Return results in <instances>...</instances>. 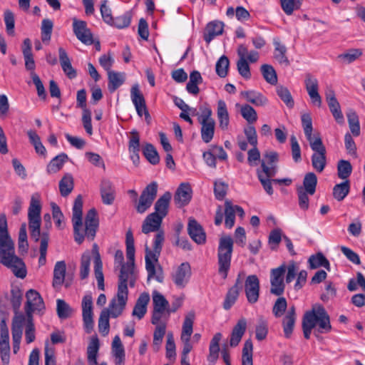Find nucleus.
I'll use <instances>...</instances> for the list:
<instances>
[{"label":"nucleus","mask_w":365,"mask_h":365,"mask_svg":"<svg viewBox=\"0 0 365 365\" xmlns=\"http://www.w3.org/2000/svg\"><path fill=\"white\" fill-rule=\"evenodd\" d=\"M171 197L172 195L170 192H165L160 197L155 204V212L153 213H157L158 215L164 218L168 214Z\"/></svg>","instance_id":"32"},{"label":"nucleus","mask_w":365,"mask_h":365,"mask_svg":"<svg viewBox=\"0 0 365 365\" xmlns=\"http://www.w3.org/2000/svg\"><path fill=\"white\" fill-rule=\"evenodd\" d=\"M297 319L296 309L294 306L289 307L282 319V325L286 338H289L293 332Z\"/></svg>","instance_id":"21"},{"label":"nucleus","mask_w":365,"mask_h":365,"mask_svg":"<svg viewBox=\"0 0 365 365\" xmlns=\"http://www.w3.org/2000/svg\"><path fill=\"white\" fill-rule=\"evenodd\" d=\"M245 292L247 301L250 304H255L258 301L259 296V280L255 275H249L245 282Z\"/></svg>","instance_id":"16"},{"label":"nucleus","mask_w":365,"mask_h":365,"mask_svg":"<svg viewBox=\"0 0 365 365\" xmlns=\"http://www.w3.org/2000/svg\"><path fill=\"white\" fill-rule=\"evenodd\" d=\"M223 28L224 24L222 21H213L208 23L205 29L204 40L207 43H210L215 36L222 34Z\"/></svg>","instance_id":"27"},{"label":"nucleus","mask_w":365,"mask_h":365,"mask_svg":"<svg viewBox=\"0 0 365 365\" xmlns=\"http://www.w3.org/2000/svg\"><path fill=\"white\" fill-rule=\"evenodd\" d=\"M92 251L94 255V272L97 280L98 288L101 290H104L103 263L96 244L93 245Z\"/></svg>","instance_id":"22"},{"label":"nucleus","mask_w":365,"mask_h":365,"mask_svg":"<svg viewBox=\"0 0 365 365\" xmlns=\"http://www.w3.org/2000/svg\"><path fill=\"white\" fill-rule=\"evenodd\" d=\"M155 325L156 327L153 334V346L155 350L158 351L165 336L166 325L165 323L160 322Z\"/></svg>","instance_id":"57"},{"label":"nucleus","mask_w":365,"mask_h":365,"mask_svg":"<svg viewBox=\"0 0 365 365\" xmlns=\"http://www.w3.org/2000/svg\"><path fill=\"white\" fill-rule=\"evenodd\" d=\"M192 197V189L189 183H181L174 196V201L178 207L187 205Z\"/></svg>","instance_id":"19"},{"label":"nucleus","mask_w":365,"mask_h":365,"mask_svg":"<svg viewBox=\"0 0 365 365\" xmlns=\"http://www.w3.org/2000/svg\"><path fill=\"white\" fill-rule=\"evenodd\" d=\"M128 149L130 153H134L135 156L137 157V160H138V153L140 151V135L136 130H133L130 132Z\"/></svg>","instance_id":"51"},{"label":"nucleus","mask_w":365,"mask_h":365,"mask_svg":"<svg viewBox=\"0 0 365 365\" xmlns=\"http://www.w3.org/2000/svg\"><path fill=\"white\" fill-rule=\"evenodd\" d=\"M309 263L311 269H317L319 267H323L327 270L330 269L329 262L322 253L312 255L309 259Z\"/></svg>","instance_id":"44"},{"label":"nucleus","mask_w":365,"mask_h":365,"mask_svg":"<svg viewBox=\"0 0 365 365\" xmlns=\"http://www.w3.org/2000/svg\"><path fill=\"white\" fill-rule=\"evenodd\" d=\"M261 72L265 81L272 84L275 85L277 83V76L274 68L268 64H264L261 66Z\"/></svg>","instance_id":"53"},{"label":"nucleus","mask_w":365,"mask_h":365,"mask_svg":"<svg viewBox=\"0 0 365 365\" xmlns=\"http://www.w3.org/2000/svg\"><path fill=\"white\" fill-rule=\"evenodd\" d=\"M286 272V264L283 263L279 267L272 269L270 271V293L275 296H281L285 289L284 274Z\"/></svg>","instance_id":"9"},{"label":"nucleus","mask_w":365,"mask_h":365,"mask_svg":"<svg viewBox=\"0 0 365 365\" xmlns=\"http://www.w3.org/2000/svg\"><path fill=\"white\" fill-rule=\"evenodd\" d=\"M153 312L151 319L153 324H158L160 322L164 314H167L168 301L157 290L152 292Z\"/></svg>","instance_id":"11"},{"label":"nucleus","mask_w":365,"mask_h":365,"mask_svg":"<svg viewBox=\"0 0 365 365\" xmlns=\"http://www.w3.org/2000/svg\"><path fill=\"white\" fill-rule=\"evenodd\" d=\"M66 265L64 261H58L56 263L53 269V287L55 289L59 288L64 282Z\"/></svg>","instance_id":"31"},{"label":"nucleus","mask_w":365,"mask_h":365,"mask_svg":"<svg viewBox=\"0 0 365 365\" xmlns=\"http://www.w3.org/2000/svg\"><path fill=\"white\" fill-rule=\"evenodd\" d=\"M277 93L280 99L286 104V106L292 108L294 105V99L291 93L287 87L279 86L277 87Z\"/></svg>","instance_id":"54"},{"label":"nucleus","mask_w":365,"mask_h":365,"mask_svg":"<svg viewBox=\"0 0 365 365\" xmlns=\"http://www.w3.org/2000/svg\"><path fill=\"white\" fill-rule=\"evenodd\" d=\"M82 209L83 200L81 195H78L76 198L73 207L72 222L73 225L74 240L81 245L85 237L92 241L96 234L98 227V220L97 217V212L93 208L88 210L85 220V227L82 222Z\"/></svg>","instance_id":"2"},{"label":"nucleus","mask_w":365,"mask_h":365,"mask_svg":"<svg viewBox=\"0 0 365 365\" xmlns=\"http://www.w3.org/2000/svg\"><path fill=\"white\" fill-rule=\"evenodd\" d=\"M301 120L304 135L309 143L317 140V138H320L319 135H312V119L309 113L302 114Z\"/></svg>","instance_id":"35"},{"label":"nucleus","mask_w":365,"mask_h":365,"mask_svg":"<svg viewBox=\"0 0 365 365\" xmlns=\"http://www.w3.org/2000/svg\"><path fill=\"white\" fill-rule=\"evenodd\" d=\"M58 54L62 70L69 78H74L76 76V71L73 68L66 51L63 48L60 47L58 48Z\"/></svg>","instance_id":"29"},{"label":"nucleus","mask_w":365,"mask_h":365,"mask_svg":"<svg viewBox=\"0 0 365 365\" xmlns=\"http://www.w3.org/2000/svg\"><path fill=\"white\" fill-rule=\"evenodd\" d=\"M26 303L24 307L25 313L28 319H33V313L43 314L45 304L40 294L34 290L29 289L26 293Z\"/></svg>","instance_id":"8"},{"label":"nucleus","mask_w":365,"mask_h":365,"mask_svg":"<svg viewBox=\"0 0 365 365\" xmlns=\"http://www.w3.org/2000/svg\"><path fill=\"white\" fill-rule=\"evenodd\" d=\"M126 256L128 262L123 264L120 267V274L118 277V290H123L128 292V284L130 287L135 286L136 277L134 272L135 262V246L134 238L130 231L126 233Z\"/></svg>","instance_id":"3"},{"label":"nucleus","mask_w":365,"mask_h":365,"mask_svg":"<svg viewBox=\"0 0 365 365\" xmlns=\"http://www.w3.org/2000/svg\"><path fill=\"white\" fill-rule=\"evenodd\" d=\"M150 299V295L148 292L141 293L135 302L132 315L138 319H143L147 312V306Z\"/></svg>","instance_id":"24"},{"label":"nucleus","mask_w":365,"mask_h":365,"mask_svg":"<svg viewBox=\"0 0 365 365\" xmlns=\"http://www.w3.org/2000/svg\"><path fill=\"white\" fill-rule=\"evenodd\" d=\"M191 276V268L187 262L182 263L173 274V280L179 288H183L188 283Z\"/></svg>","instance_id":"18"},{"label":"nucleus","mask_w":365,"mask_h":365,"mask_svg":"<svg viewBox=\"0 0 365 365\" xmlns=\"http://www.w3.org/2000/svg\"><path fill=\"white\" fill-rule=\"evenodd\" d=\"M241 96L248 102L257 106H264L267 103V99L263 95L254 91H242Z\"/></svg>","instance_id":"39"},{"label":"nucleus","mask_w":365,"mask_h":365,"mask_svg":"<svg viewBox=\"0 0 365 365\" xmlns=\"http://www.w3.org/2000/svg\"><path fill=\"white\" fill-rule=\"evenodd\" d=\"M233 251V240L230 236L220 239L217 249L218 272L223 279L227 277L230 268L232 254Z\"/></svg>","instance_id":"5"},{"label":"nucleus","mask_w":365,"mask_h":365,"mask_svg":"<svg viewBox=\"0 0 365 365\" xmlns=\"http://www.w3.org/2000/svg\"><path fill=\"white\" fill-rule=\"evenodd\" d=\"M318 331L320 333H327L331 331L329 317L322 306H318Z\"/></svg>","instance_id":"33"},{"label":"nucleus","mask_w":365,"mask_h":365,"mask_svg":"<svg viewBox=\"0 0 365 365\" xmlns=\"http://www.w3.org/2000/svg\"><path fill=\"white\" fill-rule=\"evenodd\" d=\"M305 88L313 105L320 107L322 106V97L319 93V81L310 73H307L304 80Z\"/></svg>","instance_id":"15"},{"label":"nucleus","mask_w":365,"mask_h":365,"mask_svg":"<svg viewBox=\"0 0 365 365\" xmlns=\"http://www.w3.org/2000/svg\"><path fill=\"white\" fill-rule=\"evenodd\" d=\"M68 160V155L66 153H61L53 158L48 164L46 171L48 174L56 173L58 172L63 164Z\"/></svg>","instance_id":"38"},{"label":"nucleus","mask_w":365,"mask_h":365,"mask_svg":"<svg viewBox=\"0 0 365 365\" xmlns=\"http://www.w3.org/2000/svg\"><path fill=\"white\" fill-rule=\"evenodd\" d=\"M200 123L201 125V138L204 143H208L213 139L214 137L215 121L204 122Z\"/></svg>","instance_id":"40"},{"label":"nucleus","mask_w":365,"mask_h":365,"mask_svg":"<svg viewBox=\"0 0 365 365\" xmlns=\"http://www.w3.org/2000/svg\"><path fill=\"white\" fill-rule=\"evenodd\" d=\"M338 177L340 179H347L352 172V167L351 163L348 160H341L338 163L337 165Z\"/></svg>","instance_id":"56"},{"label":"nucleus","mask_w":365,"mask_h":365,"mask_svg":"<svg viewBox=\"0 0 365 365\" xmlns=\"http://www.w3.org/2000/svg\"><path fill=\"white\" fill-rule=\"evenodd\" d=\"M318 320V307L307 312L302 319V327L314 328Z\"/></svg>","instance_id":"50"},{"label":"nucleus","mask_w":365,"mask_h":365,"mask_svg":"<svg viewBox=\"0 0 365 365\" xmlns=\"http://www.w3.org/2000/svg\"><path fill=\"white\" fill-rule=\"evenodd\" d=\"M222 335L220 332L216 333L212 338L209 345V354L207 356V361L209 365H215L219 357L220 341Z\"/></svg>","instance_id":"23"},{"label":"nucleus","mask_w":365,"mask_h":365,"mask_svg":"<svg viewBox=\"0 0 365 365\" xmlns=\"http://www.w3.org/2000/svg\"><path fill=\"white\" fill-rule=\"evenodd\" d=\"M277 172L276 165H269L266 163L264 160L261 162V168L257 170V178L259 175H262V178H271L274 177Z\"/></svg>","instance_id":"49"},{"label":"nucleus","mask_w":365,"mask_h":365,"mask_svg":"<svg viewBox=\"0 0 365 365\" xmlns=\"http://www.w3.org/2000/svg\"><path fill=\"white\" fill-rule=\"evenodd\" d=\"M83 319L85 329L90 333L93 328V300L90 295H86L82 300Z\"/></svg>","instance_id":"17"},{"label":"nucleus","mask_w":365,"mask_h":365,"mask_svg":"<svg viewBox=\"0 0 365 365\" xmlns=\"http://www.w3.org/2000/svg\"><path fill=\"white\" fill-rule=\"evenodd\" d=\"M309 145L312 150L314 151L312 155V167L317 172L322 173L327 165L326 148L321 138H317V140L311 142Z\"/></svg>","instance_id":"7"},{"label":"nucleus","mask_w":365,"mask_h":365,"mask_svg":"<svg viewBox=\"0 0 365 365\" xmlns=\"http://www.w3.org/2000/svg\"><path fill=\"white\" fill-rule=\"evenodd\" d=\"M132 19L130 11H126L123 15L113 19V23L109 25L113 26L119 29L127 28L130 26Z\"/></svg>","instance_id":"48"},{"label":"nucleus","mask_w":365,"mask_h":365,"mask_svg":"<svg viewBox=\"0 0 365 365\" xmlns=\"http://www.w3.org/2000/svg\"><path fill=\"white\" fill-rule=\"evenodd\" d=\"M274 58L281 65L288 66L289 65V61L286 55L287 48L281 43L279 41H274Z\"/></svg>","instance_id":"37"},{"label":"nucleus","mask_w":365,"mask_h":365,"mask_svg":"<svg viewBox=\"0 0 365 365\" xmlns=\"http://www.w3.org/2000/svg\"><path fill=\"white\" fill-rule=\"evenodd\" d=\"M41 205L38 198L32 196L28 210L29 227L31 237L38 242L40 237Z\"/></svg>","instance_id":"6"},{"label":"nucleus","mask_w":365,"mask_h":365,"mask_svg":"<svg viewBox=\"0 0 365 365\" xmlns=\"http://www.w3.org/2000/svg\"><path fill=\"white\" fill-rule=\"evenodd\" d=\"M130 97L135 108H139V106L146 105L145 98L141 93L138 84H135L132 86L130 89Z\"/></svg>","instance_id":"59"},{"label":"nucleus","mask_w":365,"mask_h":365,"mask_svg":"<svg viewBox=\"0 0 365 365\" xmlns=\"http://www.w3.org/2000/svg\"><path fill=\"white\" fill-rule=\"evenodd\" d=\"M109 312L107 310H103L98 319V329L103 336L108 335L109 332Z\"/></svg>","instance_id":"58"},{"label":"nucleus","mask_w":365,"mask_h":365,"mask_svg":"<svg viewBox=\"0 0 365 365\" xmlns=\"http://www.w3.org/2000/svg\"><path fill=\"white\" fill-rule=\"evenodd\" d=\"M240 294L239 278L237 279L236 283L227 292L223 303V308L225 310H229L237 301Z\"/></svg>","instance_id":"36"},{"label":"nucleus","mask_w":365,"mask_h":365,"mask_svg":"<svg viewBox=\"0 0 365 365\" xmlns=\"http://www.w3.org/2000/svg\"><path fill=\"white\" fill-rule=\"evenodd\" d=\"M59 190L61 196H68L73 190L74 182L73 176L66 173L59 182Z\"/></svg>","instance_id":"41"},{"label":"nucleus","mask_w":365,"mask_h":365,"mask_svg":"<svg viewBox=\"0 0 365 365\" xmlns=\"http://www.w3.org/2000/svg\"><path fill=\"white\" fill-rule=\"evenodd\" d=\"M317 184V178L314 173H308L305 175L303 180L302 188L304 189L310 195H313L316 191Z\"/></svg>","instance_id":"45"},{"label":"nucleus","mask_w":365,"mask_h":365,"mask_svg":"<svg viewBox=\"0 0 365 365\" xmlns=\"http://www.w3.org/2000/svg\"><path fill=\"white\" fill-rule=\"evenodd\" d=\"M73 31L76 38L83 43L86 45H91L93 43V40L92 33L88 28L87 23L85 21L73 18Z\"/></svg>","instance_id":"14"},{"label":"nucleus","mask_w":365,"mask_h":365,"mask_svg":"<svg viewBox=\"0 0 365 365\" xmlns=\"http://www.w3.org/2000/svg\"><path fill=\"white\" fill-rule=\"evenodd\" d=\"M128 299V292L118 290L116 295L110 300L108 308L105 309L112 318H117L123 312Z\"/></svg>","instance_id":"13"},{"label":"nucleus","mask_w":365,"mask_h":365,"mask_svg":"<svg viewBox=\"0 0 365 365\" xmlns=\"http://www.w3.org/2000/svg\"><path fill=\"white\" fill-rule=\"evenodd\" d=\"M247 328V320L245 318L239 319L233 327L230 340V345L232 347L237 346L245 333Z\"/></svg>","instance_id":"25"},{"label":"nucleus","mask_w":365,"mask_h":365,"mask_svg":"<svg viewBox=\"0 0 365 365\" xmlns=\"http://www.w3.org/2000/svg\"><path fill=\"white\" fill-rule=\"evenodd\" d=\"M49 237L47 233H43L40 239V257L38 259L39 266H43L46 262V254L48 245Z\"/></svg>","instance_id":"52"},{"label":"nucleus","mask_w":365,"mask_h":365,"mask_svg":"<svg viewBox=\"0 0 365 365\" xmlns=\"http://www.w3.org/2000/svg\"><path fill=\"white\" fill-rule=\"evenodd\" d=\"M217 115L219 127L223 130H227L230 124V117L227 104L223 100L217 101Z\"/></svg>","instance_id":"28"},{"label":"nucleus","mask_w":365,"mask_h":365,"mask_svg":"<svg viewBox=\"0 0 365 365\" xmlns=\"http://www.w3.org/2000/svg\"><path fill=\"white\" fill-rule=\"evenodd\" d=\"M101 194L104 204L111 205L115 199V190L110 180H102L101 185Z\"/></svg>","instance_id":"30"},{"label":"nucleus","mask_w":365,"mask_h":365,"mask_svg":"<svg viewBox=\"0 0 365 365\" xmlns=\"http://www.w3.org/2000/svg\"><path fill=\"white\" fill-rule=\"evenodd\" d=\"M240 113L250 124L257 120V115L255 110L250 105L245 104L241 106Z\"/></svg>","instance_id":"62"},{"label":"nucleus","mask_w":365,"mask_h":365,"mask_svg":"<svg viewBox=\"0 0 365 365\" xmlns=\"http://www.w3.org/2000/svg\"><path fill=\"white\" fill-rule=\"evenodd\" d=\"M350 190V183L348 180L339 184H336L333 188V196L338 200H343L349 194Z\"/></svg>","instance_id":"43"},{"label":"nucleus","mask_w":365,"mask_h":365,"mask_svg":"<svg viewBox=\"0 0 365 365\" xmlns=\"http://www.w3.org/2000/svg\"><path fill=\"white\" fill-rule=\"evenodd\" d=\"M235 212L232 208L231 202L226 201L225 203V225L226 227L230 229L235 225Z\"/></svg>","instance_id":"60"},{"label":"nucleus","mask_w":365,"mask_h":365,"mask_svg":"<svg viewBox=\"0 0 365 365\" xmlns=\"http://www.w3.org/2000/svg\"><path fill=\"white\" fill-rule=\"evenodd\" d=\"M145 158L153 165H157L160 162V157L157 150L150 144L147 143L143 149Z\"/></svg>","instance_id":"46"},{"label":"nucleus","mask_w":365,"mask_h":365,"mask_svg":"<svg viewBox=\"0 0 365 365\" xmlns=\"http://www.w3.org/2000/svg\"><path fill=\"white\" fill-rule=\"evenodd\" d=\"M53 24L51 20L46 19L41 23V40L43 42L49 41L51 37Z\"/></svg>","instance_id":"64"},{"label":"nucleus","mask_w":365,"mask_h":365,"mask_svg":"<svg viewBox=\"0 0 365 365\" xmlns=\"http://www.w3.org/2000/svg\"><path fill=\"white\" fill-rule=\"evenodd\" d=\"M158 183L152 182L148 184L143 190L139 202L136 205V210L138 213H144L152 205L157 196Z\"/></svg>","instance_id":"10"},{"label":"nucleus","mask_w":365,"mask_h":365,"mask_svg":"<svg viewBox=\"0 0 365 365\" xmlns=\"http://www.w3.org/2000/svg\"><path fill=\"white\" fill-rule=\"evenodd\" d=\"M91 255L88 251L84 252L81 256L80 277L85 279L88 277L90 272Z\"/></svg>","instance_id":"55"},{"label":"nucleus","mask_w":365,"mask_h":365,"mask_svg":"<svg viewBox=\"0 0 365 365\" xmlns=\"http://www.w3.org/2000/svg\"><path fill=\"white\" fill-rule=\"evenodd\" d=\"M0 263L11 269L16 277H26V265L24 261L15 255L14 242L8 232L5 214L0 215Z\"/></svg>","instance_id":"1"},{"label":"nucleus","mask_w":365,"mask_h":365,"mask_svg":"<svg viewBox=\"0 0 365 365\" xmlns=\"http://www.w3.org/2000/svg\"><path fill=\"white\" fill-rule=\"evenodd\" d=\"M187 231L191 239L198 245H202L206 241V235L202 226L194 219L188 222Z\"/></svg>","instance_id":"20"},{"label":"nucleus","mask_w":365,"mask_h":365,"mask_svg":"<svg viewBox=\"0 0 365 365\" xmlns=\"http://www.w3.org/2000/svg\"><path fill=\"white\" fill-rule=\"evenodd\" d=\"M195 320L194 313L187 314L184 319L180 339L190 338L193 332V324Z\"/></svg>","instance_id":"42"},{"label":"nucleus","mask_w":365,"mask_h":365,"mask_svg":"<svg viewBox=\"0 0 365 365\" xmlns=\"http://www.w3.org/2000/svg\"><path fill=\"white\" fill-rule=\"evenodd\" d=\"M164 239L163 232H158L154 238L153 250L148 246H145V269L148 272V278H155L159 282L163 281V270L158 264V258L162 250Z\"/></svg>","instance_id":"4"},{"label":"nucleus","mask_w":365,"mask_h":365,"mask_svg":"<svg viewBox=\"0 0 365 365\" xmlns=\"http://www.w3.org/2000/svg\"><path fill=\"white\" fill-rule=\"evenodd\" d=\"M253 344L250 339L245 341L242 349V365H253Z\"/></svg>","instance_id":"47"},{"label":"nucleus","mask_w":365,"mask_h":365,"mask_svg":"<svg viewBox=\"0 0 365 365\" xmlns=\"http://www.w3.org/2000/svg\"><path fill=\"white\" fill-rule=\"evenodd\" d=\"M108 88L110 92L113 93L117 90L125 81V74L114 71L108 72Z\"/></svg>","instance_id":"34"},{"label":"nucleus","mask_w":365,"mask_h":365,"mask_svg":"<svg viewBox=\"0 0 365 365\" xmlns=\"http://www.w3.org/2000/svg\"><path fill=\"white\" fill-rule=\"evenodd\" d=\"M287 308V302L284 297H279L275 301L272 307V313L276 318L281 317Z\"/></svg>","instance_id":"61"},{"label":"nucleus","mask_w":365,"mask_h":365,"mask_svg":"<svg viewBox=\"0 0 365 365\" xmlns=\"http://www.w3.org/2000/svg\"><path fill=\"white\" fill-rule=\"evenodd\" d=\"M76 106L82 108V123L86 133L91 135L93 127L91 123V112L86 107V91L85 89L78 91L76 96Z\"/></svg>","instance_id":"12"},{"label":"nucleus","mask_w":365,"mask_h":365,"mask_svg":"<svg viewBox=\"0 0 365 365\" xmlns=\"http://www.w3.org/2000/svg\"><path fill=\"white\" fill-rule=\"evenodd\" d=\"M229 59L225 56H222L216 63L215 70L217 74L221 77L225 78L227 75L229 68Z\"/></svg>","instance_id":"63"},{"label":"nucleus","mask_w":365,"mask_h":365,"mask_svg":"<svg viewBox=\"0 0 365 365\" xmlns=\"http://www.w3.org/2000/svg\"><path fill=\"white\" fill-rule=\"evenodd\" d=\"M163 217L157 213H150L145 219L142 225V232L148 234L151 232L158 231L162 223Z\"/></svg>","instance_id":"26"}]
</instances>
